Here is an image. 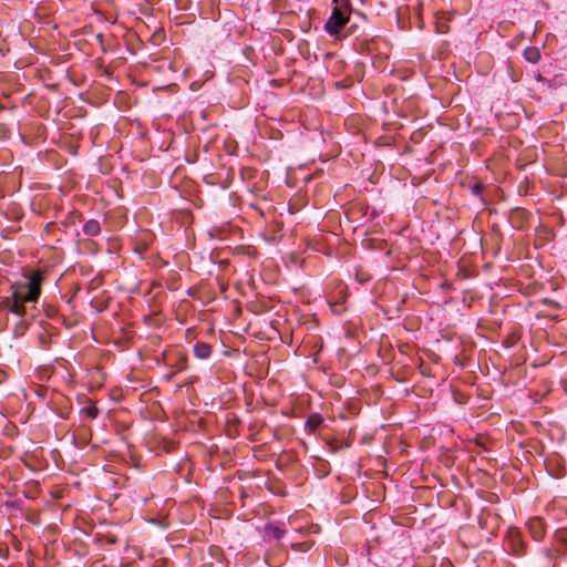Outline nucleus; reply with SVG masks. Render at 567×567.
I'll list each match as a JSON object with an SVG mask.
<instances>
[{
    "label": "nucleus",
    "instance_id": "nucleus-2",
    "mask_svg": "<svg viewBox=\"0 0 567 567\" xmlns=\"http://www.w3.org/2000/svg\"><path fill=\"white\" fill-rule=\"evenodd\" d=\"M349 14L347 10H342L338 6H336L324 23V31L334 37L340 33L342 28L348 23Z\"/></svg>",
    "mask_w": 567,
    "mask_h": 567
},
{
    "label": "nucleus",
    "instance_id": "nucleus-10",
    "mask_svg": "<svg viewBox=\"0 0 567 567\" xmlns=\"http://www.w3.org/2000/svg\"><path fill=\"white\" fill-rule=\"evenodd\" d=\"M184 369H185V367H181L179 369H172L167 374L164 375V379L166 381H171L176 375L177 372H179Z\"/></svg>",
    "mask_w": 567,
    "mask_h": 567
},
{
    "label": "nucleus",
    "instance_id": "nucleus-8",
    "mask_svg": "<svg viewBox=\"0 0 567 567\" xmlns=\"http://www.w3.org/2000/svg\"><path fill=\"white\" fill-rule=\"evenodd\" d=\"M87 404L81 410V413L91 420H94L99 415L96 405L91 401L86 400Z\"/></svg>",
    "mask_w": 567,
    "mask_h": 567
},
{
    "label": "nucleus",
    "instance_id": "nucleus-1",
    "mask_svg": "<svg viewBox=\"0 0 567 567\" xmlns=\"http://www.w3.org/2000/svg\"><path fill=\"white\" fill-rule=\"evenodd\" d=\"M40 293L41 279L37 275L13 284L11 286V295L0 300V324L3 323L2 312H11L20 319L23 318L25 313L24 303L35 302Z\"/></svg>",
    "mask_w": 567,
    "mask_h": 567
},
{
    "label": "nucleus",
    "instance_id": "nucleus-5",
    "mask_svg": "<svg viewBox=\"0 0 567 567\" xmlns=\"http://www.w3.org/2000/svg\"><path fill=\"white\" fill-rule=\"evenodd\" d=\"M82 229L86 236H96L101 231V226L96 219H89L84 223Z\"/></svg>",
    "mask_w": 567,
    "mask_h": 567
},
{
    "label": "nucleus",
    "instance_id": "nucleus-9",
    "mask_svg": "<svg viewBox=\"0 0 567 567\" xmlns=\"http://www.w3.org/2000/svg\"><path fill=\"white\" fill-rule=\"evenodd\" d=\"M529 526H530V528H534L536 526L540 527V522L539 520H533V522L529 523ZM533 534H534V538L538 540V539L542 538L543 532H542L540 528L535 529V530L533 529Z\"/></svg>",
    "mask_w": 567,
    "mask_h": 567
},
{
    "label": "nucleus",
    "instance_id": "nucleus-7",
    "mask_svg": "<svg viewBox=\"0 0 567 567\" xmlns=\"http://www.w3.org/2000/svg\"><path fill=\"white\" fill-rule=\"evenodd\" d=\"M322 422H323L322 416L318 413H315V414H311L307 419L305 426L310 432H315L321 425Z\"/></svg>",
    "mask_w": 567,
    "mask_h": 567
},
{
    "label": "nucleus",
    "instance_id": "nucleus-11",
    "mask_svg": "<svg viewBox=\"0 0 567 567\" xmlns=\"http://www.w3.org/2000/svg\"><path fill=\"white\" fill-rule=\"evenodd\" d=\"M25 329V323L23 320H21L17 326H16V329H14V333L16 334H20L24 331Z\"/></svg>",
    "mask_w": 567,
    "mask_h": 567
},
{
    "label": "nucleus",
    "instance_id": "nucleus-4",
    "mask_svg": "<svg viewBox=\"0 0 567 567\" xmlns=\"http://www.w3.org/2000/svg\"><path fill=\"white\" fill-rule=\"evenodd\" d=\"M194 354L200 360H206L212 354V346L206 342L198 341L194 344Z\"/></svg>",
    "mask_w": 567,
    "mask_h": 567
},
{
    "label": "nucleus",
    "instance_id": "nucleus-3",
    "mask_svg": "<svg viewBox=\"0 0 567 567\" xmlns=\"http://www.w3.org/2000/svg\"><path fill=\"white\" fill-rule=\"evenodd\" d=\"M265 537L268 538V539H281L286 532L284 528H281L278 524L276 523H268L265 525Z\"/></svg>",
    "mask_w": 567,
    "mask_h": 567
},
{
    "label": "nucleus",
    "instance_id": "nucleus-6",
    "mask_svg": "<svg viewBox=\"0 0 567 567\" xmlns=\"http://www.w3.org/2000/svg\"><path fill=\"white\" fill-rule=\"evenodd\" d=\"M540 51L536 47H528L524 50V58L526 61L535 64L540 60Z\"/></svg>",
    "mask_w": 567,
    "mask_h": 567
}]
</instances>
